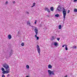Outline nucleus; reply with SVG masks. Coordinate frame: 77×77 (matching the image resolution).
<instances>
[{
	"label": "nucleus",
	"instance_id": "4468645a",
	"mask_svg": "<svg viewBox=\"0 0 77 77\" xmlns=\"http://www.w3.org/2000/svg\"><path fill=\"white\" fill-rule=\"evenodd\" d=\"M26 68L27 69H29V65H26Z\"/></svg>",
	"mask_w": 77,
	"mask_h": 77
},
{
	"label": "nucleus",
	"instance_id": "b1692460",
	"mask_svg": "<svg viewBox=\"0 0 77 77\" xmlns=\"http://www.w3.org/2000/svg\"><path fill=\"white\" fill-rule=\"evenodd\" d=\"M66 45H63V46H62V47H64L65 46H65Z\"/></svg>",
	"mask_w": 77,
	"mask_h": 77
},
{
	"label": "nucleus",
	"instance_id": "393cba45",
	"mask_svg": "<svg viewBox=\"0 0 77 77\" xmlns=\"http://www.w3.org/2000/svg\"><path fill=\"white\" fill-rule=\"evenodd\" d=\"M2 77H5V75L3 74L2 75Z\"/></svg>",
	"mask_w": 77,
	"mask_h": 77
},
{
	"label": "nucleus",
	"instance_id": "f03ea898",
	"mask_svg": "<svg viewBox=\"0 0 77 77\" xmlns=\"http://www.w3.org/2000/svg\"><path fill=\"white\" fill-rule=\"evenodd\" d=\"M34 27L35 28L34 31L36 34L35 35V37L36 38L37 40H39V37L37 36V35L38 33V29L36 27Z\"/></svg>",
	"mask_w": 77,
	"mask_h": 77
},
{
	"label": "nucleus",
	"instance_id": "0eeeda50",
	"mask_svg": "<svg viewBox=\"0 0 77 77\" xmlns=\"http://www.w3.org/2000/svg\"><path fill=\"white\" fill-rule=\"evenodd\" d=\"M61 9L62 8H61V7L60 5H59L58 8H57V10L58 11H60V10H61Z\"/></svg>",
	"mask_w": 77,
	"mask_h": 77
},
{
	"label": "nucleus",
	"instance_id": "a211bd4d",
	"mask_svg": "<svg viewBox=\"0 0 77 77\" xmlns=\"http://www.w3.org/2000/svg\"><path fill=\"white\" fill-rule=\"evenodd\" d=\"M65 49L66 50H68V48L67 47V45H65Z\"/></svg>",
	"mask_w": 77,
	"mask_h": 77
},
{
	"label": "nucleus",
	"instance_id": "bb28decb",
	"mask_svg": "<svg viewBox=\"0 0 77 77\" xmlns=\"http://www.w3.org/2000/svg\"><path fill=\"white\" fill-rule=\"evenodd\" d=\"M57 41H59L60 40V38H57Z\"/></svg>",
	"mask_w": 77,
	"mask_h": 77
},
{
	"label": "nucleus",
	"instance_id": "c85d7f7f",
	"mask_svg": "<svg viewBox=\"0 0 77 77\" xmlns=\"http://www.w3.org/2000/svg\"><path fill=\"white\" fill-rule=\"evenodd\" d=\"M10 75L9 74H8L7 75V77H9V76Z\"/></svg>",
	"mask_w": 77,
	"mask_h": 77
},
{
	"label": "nucleus",
	"instance_id": "20e7f679",
	"mask_svg": "<svg viewBox=\"0 0 77 77\" xmlns=\"http://www.w3.org/2000/svg\"><path fill=\"white\" fill-rule=\"evenodd\" d=\"M48 72L49 75H55L54 71H51L50 70H49L48 71Z\"/></svg>",
	"mask_w": 77,
	"mask_h": 77
},
{
	"label": "nucleus",
	"instance_id": "473e14b6",
	"mask_svg": "<svg viewBox=\"0 0 77 77\" xmlns=\"http://www.w3.org/2000/svg\"><path fill=\"white\" fill-rule=\"evenodd\" d=\"M18 33H20V32H18Z\"/></svg>",
	"mask_w": 77,
	"mask_h": 77
},
{
	"label": "nucleus",
	"instance_id": "2f4dec72",
	"mask_svg": "<svg viewBox=\"0 0 77 77\" xmlns=\"http://www.w3.org/2000/svg\"><path fill=\"white\" fill-rule=\"evenodd\" d=\"M26 14H29V12H26Z\"/></svg>",
	"mask_w": 77,
	"mask_h": 77
},
{
	"label": "nucleus",
	"instance_id": "9b49d317",
	"mask_svg": "<svg viewBox=\"0 0 77 77\" xmlns=\"http://www.w3.org/2000/svg\"><path fill=\"white\" fill-rule=\"evenodd\" d=\"M48 68H52V66H51V65H49L48 66Z\"/></svg>",
	"mask_w": 77,
	"mask_h": 77
},
{
	"label": "nucleus",
	"instance_id": "1a4fd4ad",
	"mask_svg": "<svg viewBox=\"0 0 77 77\" xmlns=\"http://www.w3.org/2000/svg\"><path fill=\"white\" fill-rule=\"evenodd\" d=\"M8 38L9 39H11V38H12V36H11V35H9L8 36Z\"/></svg>",
	"mask_w": 77,
	"mask_h": 77
},
{
	"label": "nucleus",
	"instance_id": "f8f14e48",
	"mask_svg": "<svg viewBox=\"0 0 77 77\" xmlns=\"http://www.w3.org/2000/svg\"><path fill=\"white\" fill-rule=\"evenodd\" d=\"M27 25H29V26H30V22L29 21H27Z\"/></svg>",
	"mask_w": 77,
	"mask_h": 77
},
{
	"label": "nucleus",
	"instance_id": "6e6552de",
	"mask_svg": "<svg viewBox=\"0 0 77 77\" xmlns=\"http://www.w3.org/2000/svg\"><path fill=\"white\" fill-rule=\"evenodd\" d=\"M54 46H55V47H57V46L59 45L58 43L57 42H55L54 43Z\"/></svg>",
	"mask_w": 77,
	"mask_h": 77
},
{
	"label": "nucleus",
	"instance_id": "5701e85b",
	"mask_svg": "<svg viewBox=\"0 0 77 77\" xmlns=\"http://www.w3.org/2000/svg\"><path fill=\"white\" fill-rule=\"evenodd\" d=\"M72 48H76V46H73Z\"/></svg>",
	"mask_w": 77,
	"mask_h": 77
},
{
	"label": "nucleus",
	"instance_id": "423d86ee",
	"mask_svg": "<svg viewBox=\"0 0 77 77\" xmlns=\"http://www.w3.org/2000/svg\"><path fill=\"white\" fill-rule=\"evenodd\" d=\"M12 54H13V50H11L9 53V57H11V56H12Z\"/></svg>",
	"mask_w": 77,
	"mask_h": 77
},
{
	"label": "nucleus",
	"instance_id": "7ed1b4c3",
	"mask_svg": "<svg viewBox=\"0 0 77 77\" xmlns=\"http://www.w3.org/2000/svg\"><path fill=\"white\" fill-rule=\"evenodd\" d=\"M63 17L64 18L63 20L65 21V18L66 17V10L64 8H63Z\"/></svg>",
	"mask_w": 77,
	"mask_h": 77
},
{
	"label": "nucleus",
	"instance_id": "cd10ccee",
	"mask_svg": "<svg viewBox=\"0 0 77 77\" xmlns=\"http://www.w3.org/2000/svg\"><path fill=\"white\" fill-rule=\"evenodd\" d=\"M37 22V21H36V20H35V24H36Z\"/></svg>",
	"mask_w": 77,
	"mask_h": 77
},
{
	"label": "nucleus",
	"instance_id": "6ab92c4d",
	"mask_svg": "<svg viewBox=\"0 0 77 77\" xmlns=\"http://www.w3.org/2000/svg\"><path fill=\"white\" fill-rule=\"evenodd\" d=\"M74 11L75 12H77V9H75L74 10Z\"/></svg>",
	"mask_w": 77,
	"mask_h": 77
},
{
	"label": "nucleus",
	"instance_id": "4be33fe9",
	"mask_svg": "<svg viewBox=\"0 0 77 77\" xmlns=\"http://www.w3.org/2000/svg\"><path fill=\"white\" fill-rule=\"evenodd\" d=\"M8 1H6L5 2V4L7 5H8Z\"/></svg>",
	"mask_w": 77,
	"mask_h": 77
},
{
	"label": "nucleus",
	"instance_id": "c756f323",
	"mask_svg": "<svg viewBox=\"0 0 77 77\" xmlns=\"http://www.w3.org/2000/svg\"><path fill=\"white\" fill-rule=\"evenodd\" d=\"M13 4H15V1H14L13 2Z\"/></svg>",
	"mask_w": 77,
	"mask_h": 77
},
{
	"label": "nucleus",
	"instance_id": "39448f33",
	"mask_svg": "<svg viewBox=\"0 0 77 77\" xmlns=\"http://www.w3.org/2000/svg\"><path fill=\"white\" fill-rule=\"evenodd\" d=\"M37 50L39 54V56H40V53H41V49H40V48L38 45H37Z\"/></svg>",
	"mask_w": 77,
	"mask_h": 77
},
{
	"label": "nucleus",
	"instance_id": "9d476101",
	"mask_svg": "<svg viewBox=\"0 0 77 77\" xmlns=\"http://www.w3.org/2000/svg\"><path fill=\"white\" fill-rule=\"evenodd\" d=\"M45 11H48V12H50V10H49V9H48V8H45Z\"/></svg>",
	"mask_w": 77,
	"mask_h": 77
},
{
	"label": "nucleus",
	"instance_id": "dca6fc26",
	"mask_svg": "<svg viewBox=\"0 0 77 77\" xmlns=\"http://www.w3.org/2000/svg\"><path fill=\"white\" fill-rule=\"evenodd\" d=\"M56 17H59V14H57L55 15Z\"/></svg>",
	"mask_w": 77,
	"mask_h": 77
},
{
	"label": "nucleus",
	"instance_id": "7c9ffc66",
	"mask_svg": "<svg viewBox=\"0 0 77 77\" xmlns=\"http://www.w3.org/2000/svg\"><path fill=\"white\" fill-rule=\"evenodd\" d=\"M77 0H74V2H77Z\"/></svg>",
	"mask_w": 77,
	"mask_h": 77
},
{
	"label": "nucleus",
	"instance_id": "ddd939ff",
	"mask_svg": "<svg viewBox=\"0 0 77 77\" xmlns=\"http://www.w3.org/2000/svg\"><path fill=\"white\" fill-rule=\"evenodd\" d=\"M50 9L51 11H53V10H54V8H53V7H51Z\"/></svg>",
	"mask_w": 77,
	"mask_h": 77
},
{
	"label": "nucleus",
	"instance_id": "72a5a7b5",
	"mask_svg": "<svg viewBox=\"0 0 77 77\" xmlns=\"http://www.w3.org/2000/svg\"><path fill=\"white\" fill-rule=\"evenodd\" d=\"M32 27H34V26H32Z\"/></svg>",
	"mask_w": 77,
	"mask_h": 77
},
{
	"label": "nucleus",
	"instance_id": "f3484780",
	"mask_svg": "<svg viewBox=\"0 0 77 77\" xmlns=\"http://www.w3.org/2000/svg\"><path fill=\"white\" fill-rule=\"evenodd\" d=\"M59 29H61V28H62V25H60L59 26Z\"/></svg>",
	"mask_w": 77,
	"mask_h": 77
},
{
	"label": "nucleus",
	"instance_id": "a878e982",
	"mask_svg": "<svg viewBox=\"0 0 77 77\" xmlns=\"http://www.w3.org/2000/svg\"><path fill=\"white\" fill-rule=\"evenodd\" d=\"M70 12V10H69L68 11H67V14H69V13Z\"/></svg>",
	"mask_w": 77,
	"mask_h": 77
},
{
	"label": "nucleus",
	"instance_id": "412c9836",
	"mask_svg": "<svg viewBox=\"0 0 77 77\" xmlns=\"http://www.w3.org/2000/svg\"><path fill=\"white\" fill-rule=\"evenodd\" d=\"M54 36H53L52 37L51 40H54Z\"/></svg>",
	"mask_w": 77,
	"mask_h": 77
},
{
	"label": "nucleus",
	"instance_id": "f257e3e1",
	"mask_svg": "<svg viewBox=\"0 0 77 77\" xmlns=\"http://www.w3.org/2000/svg\"><path fill=\"white\" fill-rule=\"evenodd\" d=\"M3 66L6 70V71L5 70V69L3 68H2L1 70L2 71V73L3 74L9 73V71H10V68L9 66L7 64L5 63L3 65Z\"/></svg>",
	"mask_w": 77,
	"mask_h": 77
},
{
	"label": "nucleus",
	"instance_id": "2eb2a0df",
	"mask_svg": "<svg viewBox=\"0 0 77 77\" xmlns=\"http://www.w3.org/2000/svg\"><path fill=\"white\" fill-rule=\"evenodd\" d=\"M33 5L32 6V8H33V7H34L35 6V5H36V3H34L33 4Z\"/></svg>",
	"mask_w": 77,
	"mask_h": 77
},
{
	"label": "nucleus",
	"instance_id": "aec40b11",
	"mask_svg": "<svg viewBox=\"0 0 77 77\" xmlns=\"http://www.w3.org/2000/svg\"><path fill=\"white\" fill-rule=\"evenodd\" d=\"M21 45L22 46H23V47L24 46V43H22V44H21Z\"/></svg>",
	"mask_w": 77,
	"mask_h": 77
}]
</instances>
